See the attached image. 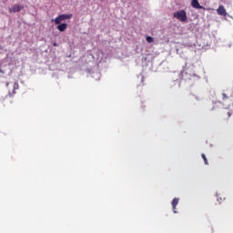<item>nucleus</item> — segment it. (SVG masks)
<instances>
[{
  "mask_svg": "<svg viewBox=\"0 0 233 233\" xmlns=\"http://www.w3.org/2000/svg\"><path fill=\"white\" fill-rule=\"evenodd\" d=\"M67 26H68V25H66V24H58V25H57V30H59V32H65V30H66V28H67Z\"/></svg>",
  "mask_w": 233,
  "mask_h": 233,
  "instance_id": "0eeeda50",
  "label": "nucleus"
},
{
  "mask_svg": "<svg viewBox=\"0 0 233 233\" xmlns=\"http://www.w3.org/2000/svg\"><path fill=\"white\" fill-rule=\"evenodd\" d=\"M178 204H179V198H175L171 202L174 214H177V211L176 210V207H177Z\"/></svg>",
  "mask_w": 233,
  "mask_h": 233,
  "instance_id": "39448f33",
  "label": "nucleus"
},
{
  "mask_svg": "<svg viewBox=\"0 0 233 233\" xmlns=\"http://www.w3.org/2000/svg\"><path fill=\"white\" fill-rule=\"evenodd\" d=\"M9 85H10V83H8V82H7V83H6V86L8 87V86H9Z\"/></svg>",
  "mask_w": 233,
  "mask_h": 233,
  "instance_id": "4468645a",
  "label": "nucleus"
},
{
  "mask_svg": "<svg viewBox=\"0 0 233 233\" xmlns=\"http://www.w3.org/2000/svg\"><path fill=\"white\" fill-rule=\"evenodd\" d=\"M15 90H19V83L15 82L13 86V94H15Z\"/></svg>",
  "mask_w": 233,
  "mask_h": 233,
  "instance_id": "6e6552de",
  "label": "nucleus"
},
{
  "mask_svg": "<svg viewBox=\"0 0 233 233\" xmlns=\"http://www.w3.org/2000/svg\"><path fill=\"white\" fill-rule=\"evenodd\" d=\"M66 19H72V14L60 15L56 19H52L51 21L55 23V25H61V23H63V21H66Z\"/></svg>",
  "mask_w": 233,
  "mask_h": 233,
  "instance_id": "f03ea898",
  "label": "nucleus"
},
{
  "mask_svg": "<svg viewBox=\"0 0 233 233\" xmlns=\"http://www.w3.org/2000/svg\"><path fill=\"white\" fill-rule=\"evenodd\" d=\"M24 9H25L24 5L16 4L15 5H13L11 8H9V12H10V14H15L17 12H21V10H24Z\"/></svg>",
  "mask_w": 233,
  "mask_h": 233,
  "instance_id": "7ed1b4c3",
  "label": "nucleus"
},
{
  "mask_svg": "<svg viewBox=\"0 0 233 233\" xmlns=\"http://www.w3.org/2000/svg\"><path fill=\"white\" fill-rule=\"evenodd\" d=\"M222 99H223V101H227V99H228V96L227 94L223 93Z\"/></svg>",
  "mask_w": 233,
  "mask_h": 233,
  "instance_id": "9b49d317",
  "label": "nucleus"
},
{
  "mask_svg": "<svg viewBox=\"0 0 233 233\" xmlns=\"http://www.w3.org/2000/svg\"><path fill=\"white\" fill-rule=\"evenodd\" d=\"M191 5L193 8H198V9L203 8V6H201V5H199V1H198V0H192Z\"/></svg>",
  "mask_w": 233,
  "mask_h": 233,
  "instance_id": "423d86ee",
  "label": "nucleus"
},
{
  "mask_svg": "<svg viewBox=\"0 0 233 233\" xmlns=\"http://www.w3.org/2000/svg\"><path fill=\"white\" fill-rule=\"evenodd\" d=\"M53 46H59V45L57 43H56V42L53 44Z\"/></svg>",
  "mask_w": 233,
  "mask_h": 233,
  "instance_id": "ddd939ff",
  "label": "nucleus"
},
{
  "mask_svg": "<svg viewBox=\"0 0 233 233\" xmlns=\"http://www.w3.org/2000/svg\"><path fill=\"white\" fill-rule=\"evenodd\" d=\"M173 17H175V19H177L181 23H187V21L188 20V17L187 16L186 10H179V11L175 12L173 14Z\"/></svg>",
  "mask_w": 233,
  "mask_h": 233,
  "instance_id": "f257e3e1",
  "label": "nucleus"
},
{
  "mask_svg": "<svg viewBox=\"0 0 233 233\" xmlns=\"http://www.w3.org/2000/svg\"><path fill=\"white\" fill-rule=\"evenodd\" d=\"M217 13L218 14V15H223L224 17H226L227 9H225V6L219 5L218 8L217 9Z\"/></svg>",
  "mask_w": 233,
  "mask_h": 233,
  "instance_id": "20e7f679",
  "label": "nucleus"
},
{
  "mask_svg": "<svg viewBox=\"0 0 233 233\" xmlns=\"http://www.w3.org/2000/svg\"><path fill=\"white\" fill-rule=\"evenodd\" d=\"M146 40L147 41V43H154V38L152 36H147Z\"/></svg>",
  "mask_w": 233,
  "mask_h": 233,
  "instance_id": "9d476101",
  "label": "nucleus"
},
{
  "mask_svg": "<svg viewBox=\"0 0 233 233\" xmlns=\"http://www.w3.org/2000/svg\"><path fill=\"white\" fill-rule=\"evenodd\" d=\"M0 72H1V69H0Z\"/></svg>",
  "mask_w": 233,
  "mask_h": 233,
  "instance_id": "dca6fc26",
  "label": "nucleus"
},
{
  "mask_svg": "<svg viewBox=\"0 0 233 233\" xmlns=\"http://www.w3.org/2000/svg\"><path fill=\"white\" fill-rule=\"evenodd\" d=\"M228 117H230V116H231V115H230V112H228Z\"/></svg>",
  "mask_w": 233,
  "mask_h": 233,
  "instance_id": "2eb2a0df",
  "label": "nucleus"
},
{
  "mask_svg": "<svg viewBox=\"0 0 233 233\" xmlns=\"http://www.w3.org/2000/svg\"><path fill=\"white\" fill-rule=\"evenodd\" d=\"M201 157L204 160L205 165H208V159H207V156H205V154H202Z\"/></svg>",
  "mask_w": 233,
  "mask_h": 233,
  "instance_id": "1a4fd4ad",
  "label": "nucleus"
},
{
  "mask_svg": "<svg viewBox=\"0 0 233 233\" xmlns=\"http://www.w3.org/2000/svg\"><path fill=\"white\" fill-rule=\"evenodd\" d=\"M141 83L142 85H145V76L143 75H141Z\"/></svg>",
  "mask_w": 233,
  "mask_h": 233,
  "instance_id": "f8f14e48",
  "label": "nucleus"
}]
</instances>
